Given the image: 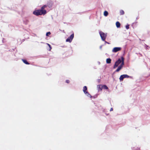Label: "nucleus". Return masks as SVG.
<instances>
[{"instance_id": "f257e3e1", "label": "nucleus", "mask_w": 150, "mask_h": 150, "mask_svg": "<svg viewBox=\"0 0 150 150\" xmlns=\"http://www.w3.org/2000/svg\"><path fill=\"white\" fill-rule=\"evenodd\" d=\"M47 13L46 10H42L41 9L39 10H37L33 12V14L37 16L41 15H44Z\"/></svg>"}, {"instance_id": "f03ea898", "label": "nucleus", "mask_w": 150, "mask_h": 150, "mask_svg": "<svg viewBox=\"0 0 150 150\" xmlns=\"http://www.w3.org/2000/svg\"><path fill=\"white\" fill-rule=\"evenodd\" d=\"M123 62H124V59L123 57H121V58H119L118 60L115 62L113 67V68L115 69L118 67L120 63H121L123 61Z\"/></svg>"}, {"instance_id": "7ed1b4c3", "label": "nucleus", "mask_w": 150, "mask_h": 150, "mask_svg": "<svg viewBox=\"0 0 150 150\" xmlns=\"http://www.w3.org/2000/svg\"><path fill=\"white\" fill-rule=\"evenodd\" d=\"M99 34L102 40L105 41L107 37V33L105 34L102 31H100L99 32Z\"/></svg>"}, {"instance_id": "20e7f679", "label": "nucleus", "mask_w": 150, "mask_h": 150, "mask_svg": "<svg viewBox=\"0 0 150 150\" xmlns=\"http://www.w3.org/2000/svg\"><path fill=\"white\" fill-rule=\"evenodd\" d=\"M74 37V34H72L66 40V42H71Z\"/></svg>"}, {"instance_id": "39448f33", "label": "nucleus", "mask_w": 150, "mask_h": 150, "mask_svg": "<svg viewBox=\"0 0 150 150\" xmlns=\"http://www.w3.org/2000/svg\"><path fill=\"white\" fill-rule=\"evenodd\" d=\"M124 63L123 62V61L122 62L121 64L118 67V68L115 71L116 72H118L123 67V66L124 65Z\"/></svg>"}, {"instance_id": "423d86ee", "label": "nucleus", "mask_w": 150, "mask_h": 150, "mask_svg": "<svg viewBox=\"0 0 150 150\" xmlns=\"http://www.w3.org/2000/svg\"><path fill=\"white\" fill-rule=\"evenodd\" d=\"M121 49L122 48L120 47H115L113 49L112 51L113 52H116L120 51Z\"/></svg>"}, {"instance_id": "0eeeda50", "label": "nucleus", "mask_w": 150, "mask_h": 150, "mask_svg": "<svg viewBox=\"0 0 150 150\" xmlns=\"http://www.w3.org/2000/svg\"><path fill=\"white\" fill-rule=\"evenodd\" d=\"M87 88L86 86H84L83 87V91L84 93H87Z\"/></svg>"}, {"instance_id": "6e6552de", "label": "nucleus", "mask_w": 150, "mask_h": 150, "mask_svg": "<svg viewBox=\"0 0 150 150\" xmlns=\"http://www.w3.org/2000/svg\"><path fill=\"white\" fill-rule=\"evenodd\" d=\"M102 86H103V85H100L98 86V90L99 91H101L102 90V89H103V88H103Z\"/></svg>"}, {"instance_id": "1a4fd4ad", "label": "nucleus", "mask_w": 150, "mask_h": 150, "mask_svg": "<svg viewBox=\"0 0 150 150\" xmlns=\"http://www.w3.org/2000/svg\"><path fill=\"white\" fill-rule=\"evenodd\" d=\"M116 25L117 27V28H119L120 27V23L118 21H117L116 22Z\"/></svg>"}, {"instance_id": "9d476101", "label": "nucleus", "mask_w": 150, "mask_h": 150, "mask_svg": "<svg viewBox=\"0 0 150 150\" xmlns=\"http://www.w3.org/2000/svg\"><path fill=\"white\" fill-rule=\"evenodd\" d=\"M22 61L24 63L26 64H29L30 63H28L26 60L22 59Z\"/></svg>"}, {"instance_id": "9b49d317", "label": "nucleus", "mask_w": 150, "mask_h": 150, "mask_svg": "<svg viewBox=\"0 0 150 150\" xmlns=\"http://www.w3.org/2000/svg\"><path fill=\"white\" fill-rule=\"evenodd\" d=\"M111 59L110 58H108L106 59V62L108 64H110L111 62Z\"/></svg>"}, {"instance_id": "f8f14e48", "label": "nucleus", "mask_w": 150, "mask_h": 150, "mask_svg": "<svg viewBox=\"0 0 150 150\" xmlns=\"http://www.w3.org/2000/svg\"><path fill=\"white\" fill-rule=\"evenodd\" d=\"M47 7V5H44L41 8V9L42 10H46L45 9V8H46Z\"/></svg>"}, {"instance_id": "ddd939ff", "label": "nucleus", "mask_w": 150, "mask_h": 150, "mask_svg": "<svg viewBox=\"0 0 150 150\" xmlns=\"http://www.w3.org/2000/svg\"><path fill=\"white\" fill-rule=\"evenodd\" d=\"M124 78H124V77L123 76V75H121L120 76L119 79L120 81H122Z\"/></svg>"}, {"instance_id": "4468645a", "label": "nucleus", "mask_w": 150, "mask_h": 150, "mask_svg": "<svg viewBox=\"0 0 150 150\" xmlns=\"http://www.w3.org/2000/svg\"><path fill=\"white\" fill-rule=\"evenodd\" d=\"M108 15V13L107 11H105L104 12V16H106Z\"/></svg>"}, {"instance_id": "2eb2a0df", "label": "nucleus", "mask_w": 150, "mask_h": 150, "mask_svg": "<svg viewBox=\"0 0 150 150\" xmlns=\"http://www.w3.org/2000/svg\"><path fill=\"white\" fill-rule=\"evenodd\" d=\"M102 86L103 89H108V87L105 85H103Z\"/></svg>"}, {"instance_id": "dca6fc26", "label": "nucleus", "mask_w": 150, "mask_h": 150, "mask_svg": "<svg viewBox=\"0 0 150 150\" xmlns=\"http://www.w3.org/2000/svg\"><path fill=\"white\" fill-rule=\"evenodd\" d=\"M88 97L91 98L92 96L88 92H87V93H85Z\"/></svg>"}, {"instance_id": "f3484780", "label": "nucleus", "mask_w": 150, "mask_h": 150, "mask_svg": "<svg viewBox=\"0 0 150 150\" xmlns=\"http://www.w3.org/2000/svg\"><path fill=\"white\" fill-rule=\"evenodd\" d=\"M120 13L121 15H123L125 13L124 11L123 10H120Z\"/></svg>"}, {"instance_id": "a211bd4d", "label": "nucleus", "mask_w": 150, "mask_h": 150, "mask_svg": "<svg viewBox=\"0 0 150 150\" xmlns=\"http://www.w3.org/2000/svg\"><path fill=\"white\" fill-rule=\"evenodd\" d=\"M123 75V76L124 77V78H128L129 77V76L127 74H124Z\"/></svg>"}, {"instance_id": "6ab92c4d", "label": "nucleus", "mask_w": 150, "mask_h": 150, "mask_svg": "<svg viewBox=\"0 0 150 150\" xmlns=\"http://www.w3.org/2000/svg\"><path fill=\"white\" fill-rule=\"evenodd\" d=\"M50 34H51V33H50V32H49L47 33L46 34V35L47 36H49L50 35Z\"/></svg>"}, {"instance_id": "aec40b11", "label": "nucleus", "mask_w": 150, "mask_h": 150, "mask_svg": "<svg viewBox=\"0 0 150 150\" xmlns=\"http://www.w3.org/2000/svg\"><path fill=\"white\" fill-rule=\"evenodd\" d=\"M126 28L127 29H128L129 28V25H127L126 26Z\"/></svg>"}, {"instance_id": "412c9836", "label": "nucleus", "mask_w": 150, "mask_h": 150, "mask_svg": "<svg viewBox=\"0 0 150 150\" xmlns=\"http://www.w3.org/2000/svg\"><path fill=\"white\" fill-rule=\"evenodd\" d=\"M48 44V45L49 46V47L50 48V50H51V49H52L51 47V46L49 44Z\"/></svg>"}, {"instance_id": "4be33fe9", "label": "nucleus", "mask_w": 150, "mask_h": 150, "mask_svg": "<svg viewBox=\"0 0 150 150\" xmlns=\"http://www.w3.org/2000/svg\"><path fill=\"white\" fill-rule=\"evenodd\" d=\"M66 82L68 83H69L70 82V81L69 80H66Z\"/></svg>"}, {"instance_id": "5701e85b", "label": "nucleus", "mask_w": 150, "mask_h": 150, "mask_svg": "<svg viewBox=\"0 0 150 150\" xmlns=\"http://www.w3.org/2000/svg\"><path fill=\"white\" fill-rule=\"evenodd\" d=\"M113 110V109L112 108H111V109H110V111H112Z\"/></svg>"}, {"instance_id": "b1692460", "label": "nucleus", "mask_w": 150, "mask_h": 150, "mask_svg": "<svg viewBox=\"0 0 150 150\" xmlns=\"http://www.w3.org/2000/svg\"><path fill=\"white\" fill-rule=\"evenodd\" d=\"M104 41H105V43H107V44H110L109 42H106V41H105V40Z\"/></svg>"}]
</instances>
